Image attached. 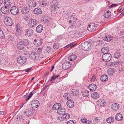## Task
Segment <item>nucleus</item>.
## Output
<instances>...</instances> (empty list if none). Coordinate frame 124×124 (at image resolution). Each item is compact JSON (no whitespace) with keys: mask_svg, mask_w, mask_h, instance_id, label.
Masks as SVG:
<instances>
[{"mask_svg":"<svg viewBox=\"0 0 124 124\" xmlns=\"http://www.w3.org/2000/svg\"><path fill=\"white\" fill-rule=\"evenodd\" d=\"M81 47L84 50L88 51L91 48V43L88 42H85L81 44Z\"/></svg>","mask_w":124,"mask_h":124,"instance_id":"nucleus-1","label":"nucleus"},{"mask_svg":"<svg viewBox=\"0 0 124 124\" xmlns=\"http://www.w3.org/2000/svg\"><path fill=\"white\" fill-rule=\"evenodd\" d=\"M4 22L6 26H10L12 24V20L11 18L9 17L6 16L4 19Z\"/></svg>","mask_w":124,"mask_h":124,"instance_id":"nucleus-2","label":"nucleus"},{"mask_svg":"<svg viewBox=\"0 0 124 124\" xmlns=\"http://www.w3.org/2000/svg\"><path fill=\"white\" fill-rule=\"evenodd\" d=\"M96 25L95 23H92L88 25L87 29L90 31L93 32L96 29Z\"/></svg>","mask_w":124,"mask_h":124,"instance_id":"nucleus-3","label":"nucleus"},{"mask_svg":"<svg viewBox=\"0 0 124 124\" xmlns=\"http://www.w3.org/2000/svg\"><path fill=\"white\" fill-rule=\"evenodd\" d=\"M26 60V58L24 56H21L17 58V62L19 64L22 65L25 63Z\"/></svg>","mask_w":124,"mask_h":124,"instance_id":"nucleus-4","label":"nucleus"},{"mask_svg":"<svg viewBox=\"0 0 124 124\" xmlns=\"http://www.w3.org/2000/svg\"><path fill=\"white\" fill-rule=\"evenodd\" d=\"M111 55L109 54H104L102 57V60L105 62L109 61L111 60Z\"/></svg>","mask_w":124,"mask_h":124,"instance_id":"nucleus-5","label":"nucleus"},{"mask_svg":"<svg viewBox=\"0 0 124 124\" xmlns=\"http://www.w3.org/2000/svg\"><path fill=\"white\" fill-rule=\"evenodd\" d=\"M10 12L13 15H16L18 14L19 10L17 7L15 6H13L11 8L10 10Z\"/></svg>","mask_w":124,"mask_h":124,"instance_id":"nucleus-6","label":"nucleus"},{"mask_svg":"<svg viewBox=\"0 0 124 124\" xmlns=\"http://www.w3.org/2000/svg\"><path fill=\"white\" fill-rule=\"evenodd\" d=\"M35 110L34 109H31L29 108L26 109L24 112V114L26 116H29L33 114L35 112Z\"/></svg>","mask_w":124,"mask_h":124,"instance_id":"nucleus-7","label":"nucleus"},{"mask_svg":"<svg viewBox=\"0 0 124 124\" xmlns=\"http://www.w3.org/2000/svg\"><path fill=\"white\" fill-rule=\"evenodd\" d=\"M70 63L69 61H64L62 64V67L63 69L64 70H67L69 68L70 66L68 65L70 64Z\"/></svg>","mask_w":124,"mask_h":124,"instance_id":"nucleus-8","label":"nucleus"},{"mask_svg":"<svg viewBox=\"0 0 124 124\" xmlns=\"http://www.w3.org/2000/svg\"><path fill=\"white\" fill-rule=\"evenodd\" d=\"M39 105V101L37 100H35L33 101L31 104V107L33 108H36L38 107Z\"/></svg>","mask_w":124,"mask_h":124,"instance_id":"nucleus-9","label":"nucleus"},{"mask_svg":"<svg viewBox=\"0 0 124 124\" xmlns=\"http://www.w3.org/2000/svg\"><path fill=\"white\" fill-rule=\"evenodd\" d=\"M28 4L30 7H34L37 5L36 2L33 0H30L28 2Z\"/></svg>","mask_w":124,"mask_h":124,"instance_id":"nucleus-10","label":"nucleus"},{"mask_svg":"<svg viewBox=\"0 0 124 124\" xmlns=\"http://www.w3.org/2000/svg\"><path fill=\"white\" fill-rule=\"evenodd\" d=\"M25 32V35H27L28 36H30L33 35V31L31 29L29 28L26 29Z\"/></svg>","mask_w":124,"mask_h":124,"instance_id":"nucleus-11","label":"nucleus"},{"mask_svg":"<svg viewBox=\"0 0 124 124\" xmlns=\"http://www.w3.org/2000/svg\"><path fill=\"white\" fill-rule=\"evenodd\" d=\"M88 88L91 91H94L96 89L97 86L95 84H92L89 85Z\"/></svg>","mask_w":124,"mask_h":124,"instance_id":"nucleus-12","label":"nucleus"},{"mask_svg":"<svg viewBox=\"0 0 124 124\" xmlns=\"http://www.w3.org/2000/svg\"><path fill=\"white\" fill-rule=\"evenodd\" d=\"M29 23L31 27H34L36 25L37 22L36 20L33 19L30 20Z\"/></svg>","mask_w":124,"mask_h":124,"instance_id":"nucleus-13","label":"nucleus"},{"mask_svg":"<svg viewBox=\"0 0 124 124\" xmlns=\"http://www.w3.org/2000/svg\"><path fill=\"white\" fill-rule=\"evenodd\" d=\"M97 103L98 105L99 106H103L105 104V101L102 99L98 100Z\"/></svg>","mask_w":124,"mask_h":124,"instance_id":"nucleus-14","label":"nucleus"},{"mask_svg":"<svg viewBox=\"0 0 124 124\" xmlns=\"http://www.w3.org/2000/svg\"><path fill=\"white\" fill-rule=\"evenodd\" d=\"M119 106L118 104L117 103H113L111 106V108L113 110H118L119 108Z\"/></svg>","mask_w":124,"mask_h":124,"instance_id":"nucleus-15","label":"nucleus"},{"mask_svg":"<svg viewBox=\"0 0 124 124\" xmlns=\"http://www.w3.org/2000/svg\"><path fill=\"white\" fill-rule=\"evenodd\" d=\"M66 103L67 106L69 108H72L74 106V102L71 99L68 100Z\"/></svg>","mask_w":124,"mask_h":124,"instance_id":"nucleus-16","label":"nucleus"},{"mask_svg":"<svg viewBox=\"0 0 124 124\" xmlns=\"http://www.w3.org/2000/svg\"><path fill=\"white\" fill-rule=\"evenodd\" d=\"M7 7L5 6L1 7L0 10L2 13L6 14L9 12V10L7 8Z\"/></svg>","mask_w":124,"mask_h":124,"instance_id":"nucleus-17","label":"nucleus"},{"mask_svg":"<svg viewBox=\"0 0 124 124\" xmlns=\"http://www.w3.org/2000/svg\"><path fill=\"white\" fill-rule=\"evenodd\" d=\"M66 110L65 108H60L58 110H57V113L60 115H63L66 112Z\"/></svg>","mask_w":124,"mask_h":124,"instance_id":"nucleus-18","label":"nucleus"},{"mask_svg":"<svg viewBox=\"0 0 124 124\" xmlns=\"http://www.w3.org/2000/svg\"><path fill=\"white\" fill-rule=\"evenodd\" d=\"M29 11V9L27 7H23L21 9V12L23 14L27 13Z\"/></svg>","mask_w":124,"mask_h":124,"instance_id":"nucleus-19","label":"nucleus"},{"mask_svg":"<svg viewBox=\"0 0 124 124\" xmlns=\"http://www.w3.org/2000/svg\"><path fill=\"white\" fill-rule=\"evenodd\" d=\"M24 46V44L23 41H20L17 44L18 48L20 50L23 49Z\"/></svg>","mask_w":124,"mask_h":124,"instance_id":"nucleus-20","label":"nucleus"},{"mask_svg":"<svg viewBox=\"0 0 124 124\" xmlns=\"http://www.w3.org/2000/svg\"><path fill=\"white\" fill-rule=\"evenodd\" d=\"M34 13L38 15L42 13V10L40 8H35L33 10Z\"/></svg>","mask_w":124,"mask_h":124,"instance_id":"nucleus-21","label":"nucleus"},{"mask_svg":"<svg viewBox=\"0 0 124 124\" xmlns=\"http://www.w3.org/2000/svg\"><path fill=\"white\" fill-rule=\"evenodd\" d=\"M61 104L59 103H56L53 105L52 108L54 110H58V109L61 107Z\"/></svg>","mask_w":124,"mask_h":124,"instance_id":"nucleus-22","label":"nucleus"},{"mask_svg":"<svg viewBox=\"0 0 124 124\" xmlns=\"http://www.w3.org/2000/svg\"><path fill=\"white\" fill-rule=\"evenodd\" d=\"M115 117L116 120L120 121L122 119L123 116L121 114L118 113L116 115Z\"/></svg>","mask_w":124,"mask_h":124,"instance_id":"nucleus-23","label":"nucleus"},{"mask_svg":"<svg viewBox=\"0 0 124 124\" xmlns=\"http://www.w3.org/2000/svg\"><path fill=\"white\" fill-rule=\"evenodd\" d=\"M69 17L70 18V19L69 20V23H72L73 24H74L76 20V18L75 17L71 16H69Z\"/></svg>","mask_w":124,"mask_h":124,"instance_id":"nucleus-24","label":"nucleus"},{"mask_svg":"<svg viewBox=\"0 0 124 124\" xmlns=\"http://www.w3.org/2000/svg\"><path fill=\"white\" fill-rule=\"evenodd\" d=\"M91 97L92 98L96 99L99 97V95L97 92H94L92 94Z\"/></svg>","mask_w":124,"mask_h":124,"instance_id":"nucleus-25","label":"nucleus"},{"mask_svg":"<svg viewBox=\"0 0 124 124\" xmlns=\"http://www.w3.org/2000/svg\"><path fill=\"white\" fill-rule=\"evenodd\" d=\"M43 26L42 25H39L36 28V30L37 32L40 33L43 30Z\"/></svg>","mask_w":124,"mask_h":124,"instance_id":"nucleus-26","label":"nucleus"},{"mask_svg":"<svg viewBox=\"0 0 124 124\" xmlns=\"http://www.w3.org/2000/svg\"><path fill=\"white\" fill-rule=\"evenodd\" d=\"M109 51V49L108 48L106 47L103 48L101 49V52L104 54H108Z\"/></svg>","mask_w":124,"mask_h":124,"instance_id":"nucleus-27","label":"nucleus"},{"mask_svg":"<svg viewBox=\"0 0 124 124\" xmlns=\"http://www.w3.org/2000/svg\"><path fill=\"white\" fill-rule=\"evenodd\" d=\"M16 31L19 32H22L23 28L20 26V24H17L16 27Z\"/></svg>","mask_w":124,"mask_h":124,"instance_id":"nucleus-28","label":"nucleus"},{"mask_svg":"<svg viewBox=\"0 0 124 124\" xmlns=\"http://www.w3.org/2000/svg\"><path fill=\"white\" fill-rule=\"evenodd\" d=\"M108 79V76L106 75H104L101 76L100 79L101 81L104 82L107 81Z\"/></svg>","mask_w":124,"mask_h":124,"instance_id":"nucleus-29","label":"nucleus"},{"mask_svg":"<svg viewBox=\"0 0 124 124\" xmlns=\"http://www.w3.org/2000/svg\"><path fill=\"white\" fill-rule=\"evenodd\" d=\"M63 97L64 99L70 100L71 99V95L70 94L67 93L64 94Z\"/></svg>","mask_w":124,"mask_h":124,"instance_id":"nucleus-30","label":"nucleus"},{"mask_svg":"<svg viewBox=\"0 0 124 124\" xmlns=\"http://www.w3.org/2000/svg\"><path fill=\"white\" fill-rule=\"evenodd\" d=\"M4 3L5 6L8 7L11 4V3L9 0H4Z\"/></svg>","mask_w":124,"mask_h":124,"instance_id":"nucleus-31","label":"nucleus"},{"mask_svg":"<svg viewBox=\"0 0 124 124\" xmlns=\"http://www.w3.org/2000/svg\"><path fill=\"white\" fill-rule=\"evenodd\" d=\"M111 14V12L109 11H108L104 13V16L105 18H108L110 16Z\"/></svg>","mask_w":124,"mask_h":124,"instance_id":"nucleus-32","label":"nucleus"},{"mask_svg":"<svg viewBox=\"0 0 124 124\" xmlns=\"http://www.w3.org/2000/svg\"><path fill=\"white\" fill-rule=\"evenodd\" d=\"M34 41L36 42L37 44V46H41L42 44V40L40 39H35L34 40Z\"/></svg>","mask_w":124,"mask_h":124,"instance_id":"nucleus-33","label":"nucleus"},{"mask_svg":"<svg viewBox=\"0 0 124 124\" xmlns=\"http://www.w3.org/2000/svg\"><path fill=\"white\" fill-rule=\"evenodd\" d=\"M82 93L83 96L87 97L89 95V91L87 90H85L83 91Z\"/></svg>","mask_w":124,"mask_h":124,"instance_id":"nucleus-34","label":"nucleus"},{"mask_svg":"<svg viewBox=\"0 0 124 124\" xmlns=\"http://www.w3.org/2000/svg\"><path fill=\"white\" fill-rule=\"evenodd\" d=\"M112 39V36H111L108 35L103 38V40L105 41H109Z\"/></svg>","mask_w":124,"mask_h":124,"instance_id":"nucleus-35","label":"nucleus"},{"mask_svg":"<svg viewBox=\"0 0 124 124\" xmlns=\"http://www.w3.org/2000/svg\"><path fill=\"white\" fill-rule=\"evenodd\" d=\"M77 57L76 55L75 54H71L69 56L68 59L70 61H72L74 60Z\"/></svg>","mask_w":124,"mask_h":124,"instance_id":"nucleus-36","label":"nucleus"},{"mask_svg":"<svg viewBox=\"0 0 124 124\" xmlns=\"http://www.w3.org/2000/svg\"><path fill=\"white\" fill-rule=\"evenodd\" d=\"M107 122L109 123H111L114 122V119L112 117H110L107 118L106 119Z\"/></svg>","mask_w":124,"mask_h":124,"instance_id":"nucleus-37","label":"nucleus"},{"mask_svg":"<svg viewBox=\"0 0 124 124\" xmlns=\"http://www.w3.org/2000/svg\"><path fill=\"white\" fill-rule=\"evenodd\" d=\"M70 116V115L68 113H65L62 116L63 118L65 119H68Z\"/></svg>","mask_w":124,"mask_h":124,"instance_id":"nucleus-38","label":"nucleus"},{"mask_svg":"<svg viewBox=\"0 0 124 124\" xmlns=\"http://www.w3.org/2000/svg\"><path fill=\"white\" fill-rule=\"evenodd\" d=\"M36 93V91L34 90H33L32 92L30 93L28 98L26 99V101H28L29 100L30 98L31 97L33 94L35 93Z\"/></svg>","mask_w":124,"mask_h":124,"instance_id":"nucleus-39","label":"nucleus"},{"mask_svg":"<svg viewBox=\"0 0 124 124\" xmlns=\"http://www.w3.org/2000/svg\"><path fill=\"white\" fill-rule=\"evenodd\" d=\"M31 56L33 58H34V59L37 58L38 55L35 52H32L31 53Z\"/></svg>","mask_w":124,"mask_h":124,"instance_id":"nucleus-40","label":"nucleus"},{"mask_svg":"<svg viewBox=\"0 0 124 124\" xmlns=\"http://www.w3.org/2000/svg\"><path fill=\"white\" fill-rule=\"evenodd\" d=\"M24 4V3L23 0H20L17 3V5L19 7H21Z\"/></svg>","mask_w":124,"mask_h":124,"instance_id":"nucleus-41","label":"nucleus"},{"mask_svg":"<svg viewBox=\"0 0 124 124\" xmlns=\"http://www.w3.org/2000/svg\"><path fill=\"white\" fill-rule=\"evenodd\" d=\"M51 6L57 7V5L58 4V3L56 0H54L51 3Z\"/></svg>","mask_w":124,"mask_h":124,"instance_id":"nucleus-42","label":"nucleus"},{"mask_svg":"<svg viewBox=\"0 0 124 124\" xmlns=\"http://www.w3.org/2000/svg\"><path fill=\"white\" fill-rule=\"evenodd\" d=\"M59 77V76L58 75H55L54 74L53 76L50 79V81H53L54 80L56 79L57 78Z\"/></svg>","mask_w":124,"mask_h":124,"instance_id":"nucleus-43","label":"nucleus"},{"mask_svg":"<svg viewBox=\"0 0 124 124\" xmlns=\"http://www.w3.org/2000/svg\"><path fill=\"white\" fill-rule=\"evenodd\" d=\"M79 93V91L77 90H73L72 91V93L74 96H76Z\"/></svg>","mask_w":124,"mask_h":124,"instance_id":"nucleus-44","label":"nucleus"},{"mask_svg":"<svg viewBox=\"0 0 124 124\" xmlns=\"http://www.w3.org/2000/svg\"><path fill=\"white\" fill-rule=\"evenodd\" d=\"M5 35L4 32L0 29V38L3 39L4 38Z\"/></svg>","mask_w":124,"mask_h":124,"instance_id":"nucleus-45","label":"nucleus"},{"mask_svg":"<svg viewBox=\"0 0 124 124\" xmlns=\"http://www.w3.org/2000/svg\"><path fill=\"white\" fill-rule=\"evenodd\" d=\"M108 74L109 73H110V75H112L114 73V70L113 68H110L109 69L108 71Z\"/></svg>","mask_w":124,"mask_h":124,"instance_id":"nucleus-46","label":"nucleus"},{"mask_svg":"<svg viewBox=\"0 0 124 124\" xmlns=\"http://www.w3.org/2000/svg\"><path fill=\"white\" fill-rule=\"evenodd\" d=\"M120 56V54L119 53L116 52L114 54V57L117 59L119 58Z\"/></svg>","mask_w":124,"mask_h":124,"instance_id":"nucleus-47","label":"nucleus"},{"mask_svg":"<svg viewBox=\"0 0 124 124\" xmlns=\"http://www.w3.org/2000/svg\"><path fill=\"white\" fill-rule=\"evenodd\" d=\"M58 8L57 7L51 6L50 7V10L51 11H54L56 10V9Z\"/></svg>","mask_w":124,"mask_h":124,"instance_id":"nucleus-48","label":"nucleus"},{"mask_svg":"<svg viewBox=\"0 0 124 124\" xmlns=\"http://www.w3.org/2000/svg\"><path fill=\"white\" fill-rule=\"evenodd\" d=\"M93 121L94 123H98L100 122V120L98 117H96L94 118Z\"/></svg>","mask_w":124,"mask_h":124,"instance_id":"nucleus-49","label":"nucleus"},{"mask_svg":"<svg viewBox=\"0 0 124 124\" xmlns=\"http://www.w3.org/2000/svg\"><path fill=\"white\" fill-rule=\"evenodd\" d=\"M53 47L55 50H57L58 49L59 46L57 44L55 43Z\"/></svg>","mask_w":124,"mask_h":124,"instance_id":"nucleus-50","label":"nucleus"},{"mask_svg":"<svg viewBox=\"0 0 124 124\" xmlns=\"http://www.w3.org/2000/svg\"><path fill=\"white\" fill-rule=\"evenodd\" d=\"M62 77H60L59 78H57L55 81V83H56L60 82H61L62 80Z\"/></svg>","mask_w":124,"mask_h":124,"instance_id":"nucleus-51","label":"nucleus"},{"mask_svg":"<svg viewBox=\"0 0 124 124\" xmlns=\"http://www.w3.org/2000/svg\"><path fill=\"white\" fill-rule=\"evenodd\" d=\"M46 50L48 53L50 52L51 51V48L50 46H48L47 47Z\"/></svg>","mask_w":124,"mask_h":124,"instance_id":"nucleus-52","label":"nucleus"},{"mask_svg":"<svg viewBox=\"0 0 124 124\" xmlns=\"http://www.w3.org/2000/svg\"><path fill=\"white\" fill-rule=\"evenodd\" d=\"M87 120V119L86 118L84 117L83 118L81 119V121L82 123H85Z\"/></svg>","mask_w":124,"mask_h":124,"instance_id":"nucleus-53","label":"nucleus"},{"mask_svg":"<svg viewBox=\"0 0 124 124\" xmlns=\"http://www.w3.org/2000/svg\"><path fill=\"white\" fill-rule=\"evenodd\" d=\"M67 124H74V123L73 120H70L68 121Z\"/></svg>","mask_w":124,"mask_h":124,"instance_id":"nucleus-54","label":"nucleus"},{"mask_svg":"<svg viewBox=\"0 0 124 124\" xmlns=\"http://www.w3.org/2000/svg\"><path fill=\"white\" fill-rule=\"evenodd\" d=\"M73 43H72L68 44V45L69 46V47L70 46V48H71L72 47H74L75 45H73Z\"/></svg>","mask_w":124,"mask_h":124,"instance_id":"nucleus-55","label":"nucleus"},{"mask_svg":"<svg viewBox=\"0 0 124 124\" xmlns=\"http://www.w3.org/2000/svg\"><path fill=\"white\" fill-rule=\"evenodd\" d=\"M85 123V124H91L92 122L90 121L87 120Z\"/></svg>","mask_w":124,"mask_h":124,"instance_id":"nucleus-56","label":"nucleus"},{"mask_svg":"<svg viewBox=\"0 0 124 124\" xmlns=\"http://www.w3.org/2000/svg\"><path fill=\"white\" fill-rule=\"evenodd\" d=\"M96 77L95 76H92L91 79V81H94L96 79Z\"/></svg>","mask_w":124,"mask_h":124,"instance_id":"nucleus-57","label":"nucleus"},{"mask_svg":"<svg viewBox=\"0 0 124 124\" xmlns=\"http://www.w3.org/2000/svg\"><path fill=\"white\" fill-rule=\"evenodd\" d=\"M119 63L117 62H114V65L115 67H117L119 65Z\"/></svg>","mask_w":124,"mask_h":124,"instance_id":"nucleus-58","label":"nucleus"},{"mask_svg":"<svg viewBox=\"0 0 124 124\" xmlns=\"http://www.w3.org/2000/svg\"><path fill=\"white\" fill-rule=\"evenodd\" d=\"M117 5L116 4H113L109 6V8H112L114 6L116 7Z\"/></svg>","mask_w":124,"mask_h":124,"instance_id":"nucleus-59","label":"nucleus"},{"mask_svg":"<svg viewBox=\"0 0 124 124\" xmlns=\"http://www.w3.org/2000/svg\"><path fill=\"white\" fill-rule=\"evenodd\" d=\"M47 3V2L46 1H45L44 0L42 1V5H45Z\"/></svg>","mask_w":124,"mask_h":124,"instance_id":"nucleus-60","label":"nucleus"},{"mask_svg":"<svg viewBox=\"0 0 124 124\" xmlns=\"http://www.w3.org/2000/svg\"><path fill=\"white\" fill-rule=\"evenodd\" d=\"M5 114L4 112L3 111H0V115H4Z\"/></svg>","mask_w":124,"mask_h":124,"instance_id":"nucleus-61","label":"nucleus"},{"mask_svg":"<svg viewBox=\"0 0 124 124\" xmlns=\"http://www.w3.org/2000/svg\"><path fill=\"white\" fill-rule=\"evenodd\" d=\"M114 62H109V64L110 66H113L114 65Z\"/></svg>","mask_w":124,"mask_h":124,"instance_id":"nucleus-62","label":"nucleus"},{"mask_svg":"<svg viewBox=\"0 0 124 124\" xmlns=\"http://www.w3.org/2000/svg\"><path fill=\"white\" fill-rule=\"evenodd\" d=\"M32 68H28L26 70H25V72H28Z\"/></svg>","mask_w":124,"mask_h":124,"instance_id":"nucleus-63","label":"nucleus"},{"mask_svg":"<svg viewBox=\"0 0 124 124\" xmlns=\"http://www.w3.org/2000/svg\"><path fill=\"white\" fill-rule=\"evenodd\" d=\"M76 33H77V35L76 36H80V33H79L78 32H76Z\"/></svg>","mask_w":124,"mask_h":124,"instance_id":"nucleus-64","label":"nucleus"}]
</instances>
